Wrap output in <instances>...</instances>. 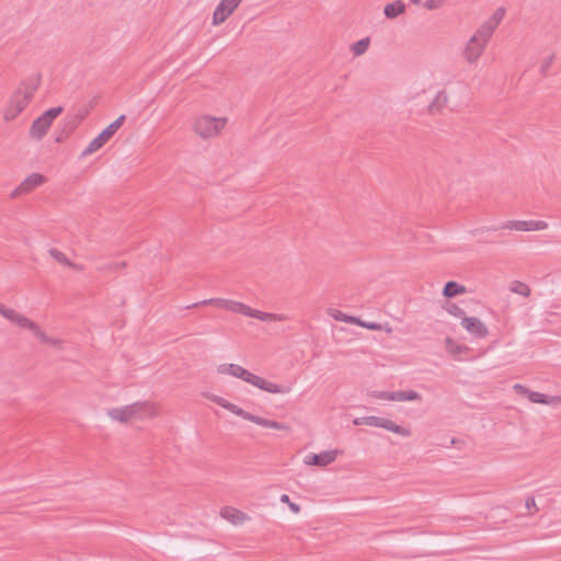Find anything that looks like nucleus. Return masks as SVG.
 <instances>
[{
  "label": "nucleus",
  "instance_id": "1",
  "mask_svg": "<svg viewBox=\"0 0 561 561\" xmlns=\"http://www.w3.org/2000/svg\"><path fill=\"white\" fill-rule=\"evenodd\" d=\"M41 84V75L34 73L25 79L9 99L3 118L9 122L14 119L34 98Z\"/></svg>",
  "mask_w": 561,
  "mask_h": 561
},
{
  "label": "nucleus",
  "instance_id": "2",
  "mask_svg": "<svg viewBox=\"0 0 561 561\" xmlns=\"http://www.w3.org/2000/svg\"><path fill=\"white\" fill-rule=\"evenodd\" d=\"M217 371L222 375H230L232 377L239 378L261 390H264L270 393H289L291 388L286 385H277L266 379L252 374L240 365L237 364H221L217 367Z\"/></svg>",
  "mask_w": 561,
  "mask_h": 561
},
{
  "label": "nucleus",
  "instance_id": "3",
  "mask_svg": "<svg viewBox=\"0 0 561 561\" xmlns=\"http://www.w3.org/2000/svg\"><path fill=\"white\" fill-rule=\"evenodd\" d=\"M206 398L210 401L217 403L218 405L222 407L224 409L230 411L231 413L248 420L250 422H253L257 425H261L263 427L273 428L277 431H289V426L285 423L272 421L268 419H264L254 414H251L243 409L239 408L238 405L229 402L222 397L216 396V394H206Z\"/></svg>",
  "mask_w": 561,
  "mask_h": 561
},
{
  "label": "nucleus",
  "instance_id": "4",
  "mask_svg": "<svg viewBox=\"0 0 561 561\" xmlns=\"http://www.w3.org/2000/svg\"><path fill=\"white\" fill-rule=\"evenodd\" d=\"M156 408L150 402H135L122 408H113L107 411V415L117 422L127 423L131 420L152 417L156 415Z\"/></svg>",
  "mask_w": 561,
  "mask_h": 561
},
{
  "label": "nucleus",
  "instance_id": "5",
  "mask_svg": "<svg viewBox=\"0 0 561 561\" xmlns=\"http://www.w3.org/2000/svg\"><path fill=\"white\" fill-rule=\"evenodd\" d=\"M225 117L204 115L196 118L194 129L204 139L217 136L226 126Z\"/></svg>",
  "mask_w": 561,
  "mask_h": 561
},
{
  "label": "nucleus",
  "instance_id": "6",
  "mask_svg": "<svg viewBox=\"0 0 561 561\" xmlns=\"http://www.w3.org/2000/svg\"><path fill=\"white\" fill-rule=\"evenodd\" d=\"M125 119V115L118 116L113 123H111L105 129H103L102 133L99 134V136L91 140L88 147L82 151L81 156L87 157L101 149L118 130V128L123 125Z\"/></svg>",
  "mask_w": 561,
  "mask_h": 561
},
{
  "label": "nucleus",
  "instance_id": "7",
  "mask_svg": "<svg viewBox=\"0 0 561 561\" xmlns=\"http://www.w3.org/2000/svg\"><path fill=\"white\" fill-rule=\"evenodd\" d=\"M353 423L355 425H368L375 427H381L392 433L399 434L401 436H410L411 432L409 428L400 426L392 422L391 420L379 417V416H362L354 419Z\"/></svg>",
  "mask_w": 561,
  "mask_h": 561
},
{
  "label": "nucleus",
  "instance_id": "8",
  "mask_svg": "<svg viewBox=\"0 0 561 561\" xmlns=\"http://www.w3.org/2000/svg\"><path fill=\"white\" fill-rule=\"evenodd\" d=\"M45 182L46 178L43 174L32 173L10 193V198L15 199L24 194H30Z\"/></svg>",
  "mask_w": 561,
  "mask_h": 561
},
{
  "label": "nucleus",
  "instance_id": "9",
  "mask_svg": "<svg viewBox=\"0 0 561 561\" xmlns=\"http://www.w3.org/2000/svg\"><path fill=\"white\" fill-rule=\"evenodd\" d=\"M513 388L517 393L527 396V398L534 403L559 404L561 402V397H548L540 392L530 391L528 388L519 383L514 385Z\"/></svg>",
  "mask_w": 561,
  "mask_h": 561
},
{
  "label": "nucleus",
  "instance_id": "10",
  "mask_svg": "<svg viewBox=\"0 0 561 561\" xmlns=\"http://www.w3.org/2000/svg\"><path fill=\"white\" fill-rule=\"evenodd\" d=\"M198 306H216V307H220V308L227 309L232 312L241 313L243 304L239 302V301H234V300L224 299V298H209V299H205L199 302H195L191 306H187L186 308L187 309L195 308Z\"/></svg>",
  "mask_w": 561,
  "mask_h": 561
},
{
  "label": "nucleus",
  "instance_id": "11",
  "mask_svg": "<svg viewBox=\"0 0 561 561\" xmlns=\"http://www.w3.org/2000/svg\"><path fill=\"white\" fill-rule=\"evenodd\" d=\"M486 44L474 36H471L463 49V57L469 64H476L484 53Z\"/></svg>",
  "mask_w": 561,
  "mask_h": 561
},
{
  "label": "nucleus",
  "instance_id": "12",
  "mask_svg": "<svg viewBox=\"0 0 561 561\" xmlns=\"http://www.w3.org/2000/svg\"><path fill=\"white\" fill-rule=\"evenodd\" d=\"M339 453V450H328L321 454H310L305 458V463L308 466L325 467L336 459Z\"/></svg>",
  "mask_w": 561,
  "mask_h": 561
},
{
  "label": "nucleus",
  "instance_id": "13",
  "mask_svg": "<svg viewBox=\"0 0 561 561\" xmlns=\"http://www.w3.org/2000/svg\"><path fill=\"white\" fill-rule=\"evenodd\" d=\"M461 325L472 335L477 337H484L489 331L484 323L474 317H462Z\"/></svg>",
  "mask_w": 561,
  "mask_h": 561
},
{
  "label": "nucleus",
  "instance_id": "14",
  "mask_svg": "<svg viewBox=\"0 0 561 561\" xmlns=\"http://www.w3.org/2000/svg\"><path fill=\"white\" fill-rule=\"evenodd\" d=\"M50 126L51 124L46 118H44V116L41 115L33 122L30 128V136L32 138L41 140L46 135Z\"/></svg>",
  "mask_w": 561,
  "mask_h": 561
},
{
  "label": "nucleus",
  "instance_id": "15",
  "mask_svg": "<svg viewBox=\"0 0 561 561\" xmlns=\"http://www.w3.org/2000/svg\"><path fill=\"white\" fill-rule=\"evenodd\" d=\"M2 316L22 329L32 328V327L34 328V321H32L28 318L24 317L23 314L16 312L14 309L5 308Z\"/></svg>",
  "mask_w": 561,
  "mask_h": 561
},
{
  "label": "nucleus",
  "instance_id": "16",
  "mask_svg": "<svg viewBox=\"0 0 561 561\" xmlns=\"http://www.w3.org/2000/svg\"><path fill=\"white\" fill-rule=\"evenodd\" d=\"M221 516L234 525L242 524L247 518L244 513L232 507L222 508Z\"/></svg>",
  "mask_w": 561,
  "mask_h": 561
},
{
  "label": "nucleus",
  "instance_id": "17",
  "mask_svg": "<svg viewBox=\"0 0 561 561\" xmlns=\"http://www.w3.org/2000/svg\"><path fill=\"white\" fill-rule=\"evenodd\" d=\"M404 11L405 4L401 0L388 3L383 9V13L387 19H396L400 14L404 13Z\"/></svg>",
  "mask_w": 561,
  "mask_h": 561
},
{
  "label": "nucleus",
  "instance_id": "18",
  "mask_svg": "<svg viewBox=\"0 0 561 561\" xmlns=\"http://www.w3.org/2000/svg\"><path fill=\"white\" fill-rule=\"evenodd\" d=\"M495 28L496 27L486 20L472 36L488 44Z\"/></svg>",
  "mask_w": 561,
  "mask_h": 561
},
{
  "label": "nucleus",
  "instance_id": "19",
  "mask_svg": "<svg viewBox=\"0 0 561 561\" xmlns=\"http://www.w3.org/2000/svg\"><path fill=\"white\" fill-rule=\"evenodd\" d=\"M465 293H467V288L454 280L447 282L443 289V295L446 298H453Z\"/></svg>",
  "mask_w": 561,
  "mask_h": 561
},
{
  "label": "nucleus",
  "instance_id": "20",
  "mask_svg": "<svg viewBox=\"0 0 561 561\" xmlns=\"http://www.w3.org/2000/svg\"><path fill=\"white\" fill-rule=\"evenodd\" d=\"M447 102H448L447 93L444 90L439 91L437 93V95L435 96V99L430 104V111L432 113L439 112L442 108H444L446 106Z\"/></svg>",
  "mask_w": 561,
  "mask_h": 561
},
{
  "label": "nucleus",
  "instance_id": "21",
  "mask_svg": "<svg viewBox=\"0 0 561 561\" xmlns=\"http://www.w3.org/2000/svg\"><path fill=\"white\" fill-rule=\"evenodd\" d=\"M49 254L57 262H59V263H61V264H64L66 266H69V267H72V268H76V270H79V271L82 270L81 266H78L77 264L71 262L61 251H59L57 249H50L49 250Z\"/></svg>",
  "mask_w": 561,
  "mask_h": 561
},
{
  "label": "nucleus",
  "instance_id": "22",
  "mask_svg": "<svg viewBox=\"0 0 561 561\" xmlns=\"http://www.w3.org/2000/svg\"><path fill=\"white\" fill-rule=\"evenodd\" d=\"M421 400V394L414 390L393 391V401H416Z\"/></svg>",
  "mask_w": 561,
  "mask_h": 561
},
{
  "label": "nucleus",
  "instance_id": "23",
  "mask_svg": "<svg viewBox=\"0 0 561 561\" xmlns=\"http://www.w3.org/2000/svg\"><path fill=\"white\" fill-rule=\"evenodd\" d=\"M499 229H510V230H517V220H510L506 221L500 226H492V227H482L478 228L472 231L473 234H477L482 231H496Z\"/></svg>",
  "mask_w": 561,
  "mask_h": 561
},
{
  "label": "nucleus",
  "instance_id": "24",
  "mask_svg": "<svg viewBox=\"0 0 561 561\" xmlns=\"http://www.w3.org/2000/svg\"><path fill=\"white\" fill-rule=\"evenodd\" d=\"M510 290L514 294H517V295H520L524 297H528L530 295V287L520 280H513L510 284Z\"/></svg>",
  "mask_w": 561,
  "mask_h": 561
},
{
  "label": "nucleus",
  "instance_id": "25",
  "mask_svg": "<svg viewBox=\"0 0 561 561\" xmlns=\"http://www.w3.org/2000/svg\"><path fill=\"white\" fill-rule=\"evenodd\" d=\"M370 44V39L368 37L362 38L354 43L351 47V50L355 56H360L368 49Z\"/></svg>",
  "mask_w": 561,
  "mask_h": 561
},
{
  "label": "nucleus",
  "instance_id": "26",
  "mask_svg": "<svg viewBox=\"0 0 561 561\" xmlns=\"http://www.w3.org/2000/svg\"><path fill=\"white\" fill-rule=\"evenodd\" d=\"M230 15V13L226 12L224 7L219 3L213 14V24L218 25L226 21V19Z\"/></svg>",
  "mask_w": 561,
  "mask_h": 561
},
{
  "label": "nucleus",
  "instance_id": "27",
  "mask_svg": "<svg viewBox=\"0 0 561 561\" xmlns=\"http://www.w3.org/2000/svg\"><path fill=\"white\" fill-rule=\"evenodd\" d=\"M241 313L251 318L259 319L261 321H265V317L267 312H263L256 309H252L251 307L243 304Z\"/></svg>",
  "mask_w": 561,
  "mask_h": 561
},
{
  "label": "nucleus",
  "instance_id": "28",
  "mask_svg": "<svg viewBox=\"0 0 561 561\" xmlns=\"http://www.w3.org/2000/svg\"><path fill=\"white\" fill-rule=\"evenodd\" d=\"M62 111L64 108L61 106L51 107L45 111L42 116H44V118L53 124L54 119L57 118L62 113Z\"/></svg>",
  "mask_w": 561,
  "mask_h": 561
},
{
  "label": "nucleus",
  "instance_id": "29",
  "mask_svg": "<svg viewBox=\"0 0 561 561\" xmlns=\"http://www.w3.org/2000/svg\"><path fill=\"white\" fill-rule=\"evenodd\" d=\"M27 330L32 331L41 342L43 343H50V336H48L46 333H44L41 328L34 322V328H26Z\"/></svg>",
  "mask_w": 561,
  "mask_h": 561
},
{
  "label": "nucleus",
  "instance_id": "30",
  "mask_svg": "<svg viewBox=\"0 0 561 561\" xmlns=\"http://www.w3.org/2000/svg\"><path fill=\"white\" fill-rule=\"evenodd\" d=\"M505 14V10L503 8H499L495 10L493 15L488 20L491 24H493L495 27L499 26L501 21L503 20Z\"/></svg>",
  "mask_w": 561,
  "mask_h": 561
},
{
  "label": "nucleus",
  "instance_id": "31",
  "mask_svg": "<svg viewBox=\"0 0 561 561\" xmlns=\"http://www.w3.org/2000/svg\"><path fill=\"white\" fill-rule=\"evenodd\" d=\"M242 0H221L220 4L224 7L226 12L232 14L236 8L240 4Z\"/></svg>",
  "mask_w": 561,
  "mask_h": 561
},
{
  "label": "nucleus",
  "instance_id": "32",
  "mask_svg": "<svg viewBox=\"0 0 561 561\" xmlns=\"http://www.w3.org/2000/svg\"><path fill=\"white\" fill-rule=\"evenodd\" d=\"M77 124H78V122H77L76 118H73L70 122L66 123V126H65L66 135L65 136H62V135L58 136L56 138V141L57 142H61L64 140V138L67 137L76 128Z\"/></svg>",
  "mask_w": 561,
  "mask_h": 561
},
{
  "label": "nucleus",
  "instance_id": "33",
  "mask_svg": "<svg viewBox=\"0 0 561 561\" xmlns=\"http://www.w3.org/2000/svg\"><path fill=\"white\" fill-rule=\"evenodd\" d=\"M446 309L450 314H453L455 317H459L461 319H462V317H466L465 310L462 308L458 307L456 304H449Z\"/></svg>",
  "mask_w": 561,
  "mask_h": 561
},
{
  "label": "nucleus",
  "instance_id": "34",
  "mask_svg": "<svg viewBox=\"0 0 561 561\" xmlns=\"http://www.w3.org/2000/svg\"><path fill=\"white\" fill-rule=\"evenodd\" d=\"M371 396L376 399L393 401V391H373Z\"/></svg>",
  "mask_w": 561,
  "mask_h": 561
},
{
  "label": "nucleus",
  "instance_id": "35",
  "mask_svg": "<svg viewBox=\"0 0 561 561\" xmlns=\"http://www.w3.org/2000/svg\"><path fill=\"white\" fill-rule=\"evenodd\" d=\"M554 60V56L551 55L549 56L542 64H541V67H540V72L546 76L549 68L551 67L552 62Z\"/></svg>",
  "mask_w": 561,
  "mask_h": 561
},
{
  "label": "nucleus",
  "instance_id": "36",
  "mask_svg": "<svg viewBox=\"0 0 561 561\" xmlns=\"http://www.w3.org/2000/svg\"><path fill=\"white\" fill-rule=\"evenodd\" d=\"M517 231H531V220H517Z\"/></svg>",
  "mask_w": 561,
  "mask_h": 561
},
{
  "label": "nucleus",
  "instance_id": "37",
  "mask_svg": "<svg viewBox=\"0 0 561 561\" xmlns=\"http://www.w3.org/2000/svg\"><path fill=\"white\" fill-rule=\"evenodd\" d=\"M285 320H287V316H285V314L267 312V314L265 317V321H285Z\"/></svg>",
  "mask_w": 561,
  "mask_h": 561
},
{
  "label": "nucleus",
  "instance_id": "38",
  "mask_svg": "<svg viewBox=\"0 0 561 561\" xmlns=\"http://www.w3.org/2000/svg\"><path fill=\"white\" fill-rule=\"evenodd\" d=\"M329 314H330L333 319H335V320H337V321H342V322H344V319H345V317H346V314H345V313L341 312L340 310H335V309H330V310H329Z\"/></svg>",
  "mask_w": 561,
  "mask_h": 561
},
{
  "label": "nucleus",
  "instance_id": "39",
  "mask_svg": "<svg viewBox=\"0 0 561 561\" xmlns=\"http://www.w3.org/2000/svg\"><path fill=\"white\" fill-rule=\"evenodd\" d=\"M548 224L543 220H531V230H543Z\"/></svg>",
  "mask_w": 561,
  "mask_h": 561
},
{
  "label": "nucleus",
  "instance_id": "40",
  "mask_svg": "<svg viewBox=\"0 0 561 561\" xmlns=\"http://www.w3.org/2000/svg\"><path fill=\"white\" fill-rule=\"evenodd\" d=\"M360 327L373 330V331L381 330V324L376 323V322L362 321Z\"/></svg>",
  "mask_w": 561,
  "mask_h": 561
},
{
  "label": "nucleus",
  "instance_id": "41",
  "mask_svg": "<svg viewBox=\"0 0 561 561\" xmlns=\"http://www.w3.org/2000/svg\"><path fill=\"white\" fill-rule=\"evenodd\" d=\"M440 4H442L440 0H427L424 3V7L428 10H435V9L439 8Z\"/></svg>",
  "mask_w": 561,
  "mask_h": 561
},
{
  "label": "nucleus",
  "instance_id": "42",
  "mask_svg": "<svg viewBox=\"0 0 561 561\" xmlns=\"http://www.w3.org/2000/svg\"><path fill=\"white\" fill-rule=\"evenodd\" d=\"M362 321L363 320H360L359 318H356V317H353V316H347V314H346V317L344 319L345 323L357 324L359 327H360Z\"/></svg>",
  "mask_w": 561,
  "mask_h": 561
},
{
  "label": "nucleus",
  "instance_id": "43",
  "mask_svg": "<svg viewBox=\"0 0 561 561\" xmlns=\"http://www.w3.org/2000/svg\"><path fill=\"white\" fill-rule=\"evenodd\" d=\"M362 321L363 320H360L359 318H356V317H353V316H347V314H346V317L344 319L345 323L357 324L359 327H360Z\"/></svg>",
  "mask_w": 561,
  "mask_h": 561
},
{
  "label": "nucleus",
  "instance_id": "44",
  "mask_svg": "<svg viewBox=\"0 0 561 561\" xmlns=\"http://www.w3.org/2000/svg\"><path fill=\"white\" fill-rule=\"evenodd\" d=\"M525 506H526L527 510H531V508L537 510L536 502H535V499L533 496L528 497L526 500Z\"/></svg>",
  "mask_w": 561,
  "mask_h": 561
},
{
  "label": "nucleus",
  "instance_id": "45",
  "mask_svg": "<svg viewBox=\"0 0 561 561\" xmlns=\"http://www.w3.org/2000/svg\"><path fill=\"white\" fill-rule=\"evenodd\" d=\"M288 506L291 510V512H294L296 514H298L300 512V506L298 504H296V503L290 502L288 504Z\"/></svg>",
  "mask_w": 561,
  "mask_h": 561
},
{
  "label": "nucleus",
  "instance_id": "46",
  "mask_svg": "<svg viewBox=\"0 0 561 561\" xmlns=\"http://www.w3.org/2000/svg\"><path fill=\"white\" fill-rule=\"evenodd\" d=\"M280 502L289 504L290 503L289 496L287 494H283L280 496Z\"/></svg>",
  "mask_w": 561,
  "mask_h": 561
},
{
  "label": "nucleus",
  "instance_id": "47",
  "mask_svg": "<svg viewBox=\"0 0 561 561\" xmlns=\"http://www.w3.org/2000/svg\"><path fill=\"white\" fill-rule=\"evenodd\" d=\"M49 344H50V345H53V346H57V345H59V344H60V341H59V340H56V339L50 337V343H49Z\"/></svg>",
  "mask_w": 561,
  "mask_h": 561
},
{
  "label": "nucleus",
  "instance_id": "48",
  "mask_svg": "<svg viewBox=\"0 0 561 561\" xmlns=\"http://www.w3.org/2000/svg\"><path fill=\"white\" fill-rule=\"evenodd\" d=\"M5 306H3L1 302H0V314L2 316L3 311L5 310Z\"/></svg>",
  "mask_w": 561,
  "mask_h": 561
},
{
  "label": "nucleus",
  "instance_id": "49",
  "mask_svg": "<svg viewBox=\"0 0 561 561\" xmlns=\"http://www.w3.org/2000/svg\"><path fill=\"white\" fill-rule=\"evenodd\" d=\"M414 4H419L421 0H410Z\"/></svg>",
  "mask_w": 561,
  "mask_h": 561
},
{
  "label": "nucleus",
  "instance_id": "50",
  "mask_svg": "<svg viewBox=\"0 0 561 561\" xmlns=\"http://www.w3.org/2000/svg\"><path fill=\"white\" fill-rule=\"evenodd\" d=\"M440 2H443V0H440Z\"/></svg>",
  "mask_w": 561,
  "mask_h": 561
}]
</instances>
